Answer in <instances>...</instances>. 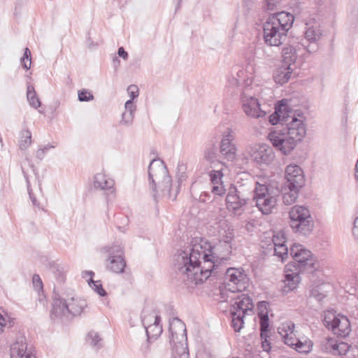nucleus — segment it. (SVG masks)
<instances>
[{
    "instance_id": "c756f323",
    "label": "nucleus",
    "mask_w": 358,
    "mask_h": 358,
    "mask_svg": "<svg viewBox=\"0 0 358 358\" xmlns=\"http://www.w3.org/2000/svg\"><path fill=\"white\" fill-rule=\"evenodd\" d=\"M282 64L287 66L296 67L295 62L297 58L296 49L291 45L285 46L282 52Z\"/></svg>"
},
{
    "instance_id": "09e8293b",
    "label": "nucleus",
    "mask_w": 358,
    "mask_h": 358,
    "mask_svg": "<svg viewBox=\"0 0 358 358\" xmlns=\"http://www.w3.org/2000/svg\"><path fill=\"white\" fill-rule=\"evenodd\" d=\"M124 112L131 113L132 114H134L136 110V106L131 100H128L127 101H126L124 104Z\"/></svg>"
},
{
    "instance_id": "bb28decb",
    "label": "nucleus",
    "mask_w": 358,
    "mask_h": 358,
    "mask_svg": "<svg viewBox=\"0 0 358 358\" xmlns=\"http://www.w3.org/2000/svg\"><path fill=\"white\" fill-rule=\"evenodd\" d=\"M301 188V187H290L289 185L284 184L281 190L283 203L289 206L295 203Z\"/></svg>"
},
{
    "instance_id": "c85d7f7f",
    "label": "nucleus",
    "mask_w": 358,
    "mask_h": 358,
    "mask_svg": "<svg viewBox=\"0 0 358 358\" xmlns=\"http://www.w3.org/2000/svg\"><path fill=\"white\" fill-rule=\"evenodd\" d=\"M93 185L96 189H108L113 187L114 180L104 173H97L94 177Z\"/></svg>"
},
{
    "instance_id": "aec40b11",
    "label": "nucleus",
    "mask_w": 358,
    "mask_h": 358,
    "mask_svg": "<svg viewBox=\"0 0 358 358\" xmlns=\"http://www.w3.org/2000/svg\"><path fill=\"white\" fill-rule=\"evenodd\" d=\"M10 358H36L24 336L17 337L10 345Z\"/></svg>"
},
{
    "instance_id": "0eeeda50",
    "label": "nucleus",
    "mask_w": 358,
    "mask_h": 358,
    "mask_svg": "<svg viewBox=\"0 0 358 358\" xmlns=\"http://www.w3.org/2000/svg\"><path fill=\"white\" fill-rule=\"evenodd\" d=\"M290 227L295 233L307 236L314 228L313 219L309 209L303 206H294L289 212Z\"/></svg>"
},
{
    "instance_id": "5701e85b",
    "label": "nucleus",
    "mask_w": 358,
    "mask_h": 358,
    "mask_svg": "<svg viewBox=\"0 0 358 358\" xmlns=\"http://www.w3.org/2000/svg\"><path fill=\"white\" fill-rule=\"evenodd\" d=\"M160 321L161 317L158 315H150L148 317H143L142 322L145 328L148 340L157 338L162 333Z\"/></svg>"
},
{
    "instance_id": "a19ab883",
    "label": "nucleus",
    "mask_w": 358,
    "mask_h": 358,
    "mask_svg": "<svg viewBox=\"0 0 358 358\" xmlns=\"http://www.w3.org/2000/svg\"><path fill=\"white\" fill-rule=\"evenodd\" d=\"M141 355L143 358H149L152 355V348L150 345L149 340L145 341L140 348L139 350Z\"/></svg>"
},
{
    "instance_id": "2f4dec72",
    "label": "nucleus",
    "mask_w": 358,
    "mask_h": 358,
    "mask_svg": "<svg viewBox=\"0 0 358 358\" xmlns=\"http://www.w3.org/2000/svg\"><path fill=\"white\" fill-rule=\"evenodd\" d=\"M49 265L50 269L56 280L59 282H64L66 273L68 271L67 266L62 263H58L57 262H50Z\"/></svg>"
},
{
    "instance_id": "6ab92c4d",
    "label": "nucleus",
    "mask_w": 358,
    "mask_h": 358,
    "mask_svg": "<svg viewBox=\"0 0 358 358\" xmlns=\"http://www.w3.org/2000/svg\"><path fill=\"white\" fill-rule=\"evenodd\" d=\"M301 272L302 271H300V268L296 267L295 263H289L286 265L285 268V279L283 280L285 285L283 291L285 292L294 290L298 287L301 281Z\"/></svg>"
},
{
    "instance_id": "13d9d810",
    "label": "nucleus",
    "mask_w": 358,
    "mask_h": 358,
    "mask_svg": "<svg viewBox=\"0 0 358 358\" xmlns=\"http://www.w3.org/2000/svg\"><path fill=\"white\" fill-rule=\"evenodd\" d=\"M94 272L93 271H83L82 273V276L83 278H87V277H90L89 279H92V276L94 275Z\"/></svg>"
},
{
    "instance_id": "6e6552de",
    "label": "nucleus",
    "mask_w": 358,
    "mask_h": 358,
    "mask_svg": "<svg viewBox=\"0 0 358 358\" xmlns=\"http://www.w3.org/2000/svg\"><path fill=\"white\" fill-rule=\"evenodd\" d=\"M170 342L179 358H188L187 338L185 323L178 317L169 323Z\"/></svg>"
},
{
    "instance_id": "393cba45",
    "label": "nucleus",
    "mask_w": 358,
    "mask_h": 358,
    "mask_svg": "<svg viewBox=\"0 0 358 358\" xmlns=\"http://www.w3.org/2000/svg\"><path fill=\"white\" fill-rule=\"evenodd\" d=\"M306 25L305 38L310 43H313V45L305 46L303 44H301V46L309 52H315L317 48L316 42L320 39L322 32L317 23H314L313 24H307Z\"/></svg>"
},
{
    "instance_id": "a211bd4d",
    "label": "nucleus",
    "mask_w": 358,
    "mask_h": 358,
    "mask_svg": "<svg viewBox=\"0 0 358 358\" xmlns=\"http://www.w3.org/2000/svg\"><path fill=\"white\" fill-rule=\"evenodd\" d=\"M249 153L252 159L260 166L269 165L275 158V154L272 148L266 144H255L251 145Z\"/></svg>"
},
{
    "instance_id": "72a5a7b5",
    "label": "nucleus",
    "mask_w": 358,
    "mask_h": 358,
    "mask_svg": "<svg viewBox=\"0 0 358 358\" xmlns=\"http://www.w3.org/2000/svg\"><path fill=\"white\" fill-rule=\"evenodd\" d=\"M27 98L31 106L37 108L41 106V101L36 95L33 85H29L27 89Z\"/></svg>"
},
{
    "instance_id": "ea45409f",
    "label": "nucleus",
    "mask_w": 358,
    "mask_h": 358,
    "mask_svg": "<svg viewBox=\"0 0 358 358\" xmlns=\"http://www.w3.org/2000/svg\"><path fill=\"white\" fill-rule=\"evenodd\" d=\"M275 255L281 258L282 261L285 259L288 256V248L285 244L274 248Z\"/></svg>"
},
{
    "instance_id": "052dcab7",
    "label": "nucleus",
    "mask_w": 358,
    "mask_h": 358,
    "mask_svg": "<svg viewBox=\"0 0 358 358\" xmlns=\"http://www.w3.org/2000/svg\"><path fill=\"white\" fill-rule=\"evenodd\" d=\"M355 178L358 181V161H357L355 165Z\"/></svg>"
},
{
    "instance_id": "9d476101",
    "label": "nucleus",
    "mask_w": 358,
    "mask_h": 358,
    "mask_svg": "<svg viewBox=\"0 0 358 358\" xmlns=\"http://www.w3.org/2000/svg\"><path fill=\"white\" fill-rule=\"evenodd\" d=\"M249 279L245 271L242 268H229L225 271L224 289L221 290L222 298L226 299L225 292H230L231 294L244 291L248 285Z\"/></svg>"
},
{
    "instance_id": "de8ad7c7",
    "label": "nucleus",
    "mask_w": 358,
    "mask_h": 358,
    "mask_svg": "<svg viewBox=\"0 0 358 358\" xmlns=\"http://www.w3.org/2000/svg\"><path fill=\"white\" fill-rule=\"evenodd\" d=\"M127 92L131 97L130 100H133L138 96V88L136 85H131L127 88Z\"/></svg>"
},
{
    "instance_id": "39448f33",
    "label": "nucleus",
    "mask_w": 358,
    "mask_h": 358,
    "mask_svg": "<svg viewBox=\"0 0 358 358\" xmlns=\"http://www.w3.org/2000/svg\"><path fill=\"white\" fill-rule=\"evenodd\" d=\"M148 178L153 191L158 185L163 194L171 196V179L162 160L155 159L151 161L148 167Z\"/></svg>"
},
{
    "instance_id": "1a4fd4ad",
    "label": "nucleus",
    "mask_w": 358,
    "mask_h": 358,
    "mask_svg": "<svg viewBox=\"0 0 358 358\" xmlns=\"http://www.w3.org/2000/svg\"><path fill=\"white\" fill-rule=\"evenodd\" d=\"M231 308V327L239 332L244 325V318L253 313L254 305L252 299L245 294L238 295Z\"/></svg>"
},
{
    "instance_id": "f257e3e1",
    "label": "nucleus",
    "mask_w": 358,
    "mask_h": 358,
    "mask_svg": "<svg viewBox=\"0 0 358 358\" xmlns=\"http://www.w3.org/2000/svg\"><path fill=\"white\" fill-rule=\"evenodd\" d=\"M233 230L229 229L214 248L203 240L174 256V270L188 287L202 283L217 274L214 259H227L231 253Z\"/></svg>"
},
{
    "instance_id": "c9c22d12",
    "label": "nucleus",
    "mask_w": 358,
    "mask_h": 358,
    "mask_svg": "<svg viewBox=\"0 0 358 358\" xmlns=\"http://www.w3.org/2000/svg\"><path fill=\"white\" fill-rule=\"evenodd\" d=\"M281 108H279L276 110L273 114L269 116V122L273 124H277L280 123L283 124V122H287L288 120L287 117H285L282 114Z\"/></svg>"
},
{
    "instance_id": "cd10ccee",
    "label": "nucleus",
    "mask_w": 358,
    "mask_h": 358,
    "mask_svg": "<svg viewBox=\"0 0 358 358\" xmlns=\"http://www.w3.org/2000/svg\"><path fill=\"white\" fill-rule=\"evenodd\" d=\"M293 70L292 67L282 64L274 73L273 78L275 82L281 85L287 83L291 78Z\"/></svg>"
},
{
    "instance_id": "a18cd8bd",
    "label": "nucleus",
    "mask_w": 358,
    "mask_h": 358,
    "mask_svg": "<svg viewBox=\"0 0 358 358\" xmlns=\"http://www.w3.org/2000/svg\"><path fill=\"white\" fill-rule=\"evenodd\" d=\"M217 152L215 148H209L204 152V158L210 162H213L216 159Z\"/></svg>"
},
{
    "instance_id": "680f3d73",
    "label": "nucleus",
    "mask_w": 358,
    "mask_h": 358,
    "mask_svg": "<svg viewBox=\"0 0 358 358\" xmlns=\"http://www.w3.org/2000/svg\"><path fill=\"white\" fill-rule=\"evenodd\" d=\"M175 358H176V357H175Z\"/></svg>"
},
{
    "instance_id": "79ce46f5",
    "label": "nucleus",
    "mask_w": 358,
    "mask_h": 358,
    "mask_svg": "<svg viewBox=\"0 0 358 358\" xmlns=\"http://www.w3.org/2000/svg\"><path fill=\"white\" fill-rule=\"evenodd\" d=\"M134 118V114L124 112L122 114V118L120 123L124 126L129 127L132 124Z\"/></svg>"
},
{
    "instance_id": "a878e982",
    "label": "nucleus",
    "mask_w": 358,
    "mask_h": 358,
    "mask_svg": "<svg viewBox=\"0 0 358 358\" xmlns=\"http://www.w3.org/2000/svg\"><path fill=\"white\" fill-rule=\"evenodd\" d=\"M211 183V193L215 196H222L225 194L226 189L223 184L222 171H212L209 173Z\"/></svg>"
},
{
    "instance_id": "37998d69",
    "label": "nucleus",
    "mask_w": 358,
    "mask_h": 358,
    "mask_svg": "<svg viewBox=\"0 0 358 358\" xmlns=\"http://www.w3.org/2000/svg\"><path fill=\"white\" fill-rule=\"evenodd\" d=\"M272 241L274 245V248L276 246H280L282 244H285V234L282 231H280L277 233L276 234L273 236Z\"/></svg>"
},
{
    "instance_id": "4468645a",
    "label": "nucleus",
    "mask_w": 358,
    "mask_h": 358,
    "mask_svg": "<svg viewBox=\"0 0 358 358\" xmlns=\"http://www.w3.org/2000/svg\"><path fill=\"white\" fill-rule=\"evenodd\" d=\"M323 322L327 328L331 329L334 334L341 337H345L351 331L348 318L343 315H336L333 311L325 313Z\"/></svg>"
},
{
    "instance_id": "f704fd0d",
    "label": "nucleus",
    "mask_w": 358,
    "mask_h": 358,
    "mask_svg": "<svg viewBox=\"0 0 358 358\" xmlns=\"http://www.w3.org/2000/svg\"><path fill=\"white\" fill-rule=\"evenodd\" d=\"M31 144V133L29 129L22 130L20 133L19 148L21 150H27Z\"/></svg>"
},
{
    "instance_id": "f03ea898",
    "label": "nucleus",
    "mask_w": 358,
    "mask_h": 358,
    "mask_svg": "<svg viewBox=\"0 0 358 358\" xmlns=\"http://www.w3.org/2000/svg\"><path fill=\"white\" fill-rule=\"evenodd\" d=\"M289 117L291 121L285 129L271 131L268 136L273 145L284 155L289 154L306 134L303 116L298 114V117L288 115L287 119Z\"/></svg>"
},
{
    "instance_id": "58836bf2",
    "label": "nucleus",
    "mask_w": 358,
    "mask_h": 358,
    "mask_svg": "<svg viewBox=\"0 0 358 358\" xmlns=\"http://www.w3.org/2000/svg\"><path fill=\"white\" fill-rule=\"evenodd\" d=\"M21 63L24 69L27 70L30 69L31 64V51L28 48L24 49V55L21 58Z\"/></svg>"
},
{
    "instance_id": "5fc2aeb1",
    "label": "nucleus",
    "mask_w": 358,
    "mask_h": 358,
    "mask_svg": "<svg viewBox=\"0 0 358 358\" xmlns=\"http://www.w3.org/2000/svg\"><path fill=\"white\" fill-rule=\"evenodd\" d=\"M117 54L120 57H122L124 59H127L128 53L124 50L122 47L119 48Z\"/></svg>"
},
{
    "instance_id": "6e6d98bb",
    "label": "nucleus",
    "mask_w": 358,
    "mask_h": 358,
    "mask_svg": "<svg viewBox=\"0 0 358 358\" xmlns=\"http://www.w3.org/2000/svg\"><path fill=\"white\" fill-rule=\"evenodd\" d=\"M45 152L41 150V148H39L38 149V150L36 151V157L40 159V160H42L45 156Z\"/></svg>"
},
{
    "instance_id": "8fccbe9b",
    "label": "nucleus",
    "mask_w": 358,
    "mask_h": 358,
    "mask_svg": "<svg viewBox=\"0 0 358 358\" xmlns=\"http://www.w3.org/2000/svg\"><path fill=\"white\" fill-rule=\"evenodd\" d=\"M280 2V0H266V8L273 10Z\"/></svg>"
},
{
    "instance_id": "603ef678",
    "label": "nucleus",
    "mask_w": 358,
    "mask_h": 358,
    "mask_svg": "<svg viewBox=\"0 0 358 358\" xmlns=\"http://www.w3.org/2000/svg\"><path fill=\"white\" fill-rule=\"evenodd\" d=\"M210 197L211 196L210 193L207 192H203L200 194L199 200L202 203H206L210 199Z\"/></svg>"
},
{
    "instance_id": "423d86ee",
    "label": "nucleus",
    "mask_w": 358,
    "mask_h": 358,
    "mask_svg": "<svg viewBox=\"0 0 358 358\" xmlns=\"http://www.w3.org/2000/svg\"><path fill=\"white\" fill-rule=\"evenodd\" d=\"M295 325L292 321H286L280 324L278 332L284 343L299 353L308 354L313 348V342L307 338H298L294 334Z\"/></svg>"
},
{
    "instance_id": "20e7f679",
    "label": "nucleus",
    "mask_w": 358,
    "mask_h": 358,
    "mask_svg": "<svg viewBox=\"0 0 358 358\" xmlns=\"http://www.w3.org/2000/svg\"><path fill=\"white\" fill-rule=\"evenodd\" d=\"M255 48L250 46L244 53L245 64L234 65L227 76V83L233 87H248L253 82L255 74L257 72L255 62Z\"/></svg>"
},
{
    "instance_id": "4be33fe9",
    "label": "nucleus",
    "mask_w": 358,
    "mask_h": 358,
    "mask_svg": "<svg viewBox=\"0 0 358 358\" xmlns=\"http://www.w3.org/2000/svg\"><path fill=\"white\" fill-rule=\"evenodd\" d=\"M285 185L290 187H302L304 184V176L301 168L296 164H289L286 167Z\"/></svg>"
},
{
    "instance_id": "49530a36",
    "label": "nucleus",
    "mask_w": 358,
    "mask_h": 358,
    "mask_svg": "<svg viewBox=\"0 0 358 358\" xmlns=\"http://www.w3.org/2000/svg\"><path fill=\"white\" fill-rule=\"evenodd\" d=\"M93 99L94 96L92 94L86 90L78 92V99L80 101H89L93 100Z\"/></svg>"
},
{
    "instance_id": "4d7b16f0",
    "label": "nucleus",
    "mask_w": 358,
    "mask_h": 358,
    "mask_svg": "<svg viewBox=\"0 0 358 358\" xmlns=\"http://www.w3.org/2000/svg\"><path fill=\"white\" fill-rule=\"evenodd\" d=\"M55 148V145H50V144H48L42 148H40L41 150H42L45 154L48 152L50 149H52V148Z\"/></svg>"
},
{
    "instance_id": "9b49d317",
    "label": "nucleus",
    "mask_w": 358,
    "mask_h": 358,
    "mask_svg": "<svg viewBox=\"0 0 358 358\" xmlns=\"http://www.w3.org/2000/svg\"><path fill=\"white\" fill-rule=\"evenodd\" d=\"M290 255L296 267L301 271L313 273L317 269V261L312 252L302 245L294 244L290 248Z\"/></svg>"
},
{
    "instance_id": "dca6fc26",
    "label": "nucleus",
    "mask_w": 358,
    "mask_h": 358,
    "mask_svg": "<svg viewBox=\"0 0 358 358\" xmlns=\"http://www.w3.org/2000/svg\"><path fill=\"white\" fill-rule=\"evenodd\" d=\"M249 199L234 186H231L226 196V205L229 211L235 215H241L245 210Z\"/></svg>"
},
{
    "instance_id": "f8f14e48",
    "label": "nucleus",
    "mask_w": 358,
    "mask_h": 358,
    "mask_svg": "<svg viewBox=\"0 0 358 358\" xmlns=\"http://www.w3.org/2000/svg\"><path fill=\"white\" fill-rule=\"evenodd\" d=\"M253 199L256 206L264 215L270 214L277 203V196L271 192L266 185L256 182Z\"/></svg>"
},
{
    "instance_id": "473e14b6",
    "label": "nucleus",
    "mask_w": 358,
    "mask_h": 358,
    "mask_svg": "<svg viewBox=\"0 0 358 358\" xmlns=\"http://www.w3.org/2000/svg\"><path fill=\"white\" fill-rule=\"evenodd\" d=\"M86 342L96 350L101 348L103 345L102 338L99 334L94 331H91L87 334Z\"/></svg>"
},
{
    "instance_id": "c03bdc74",
    "label": "nucleus",
    "mask_w": 358,
    "mask_h": 358,
    "mask_svg": "<svg viewBox=\"0 0 358 358\" xmlns=\"http://www.w3.org/2000/svg\"><path fill=\"white\" fill-rule=\"evenodd\" d=\"M268 303L265 301L259 302L257 305L258 316L263 317L264 315H268Z\"/></svg>"
},
{
    "instance_id": "bf43d9fd",
    "label": "nucleus",
    "mask_w": 358,
    "mask_h": 358,
    "mask_svg": "<svg viewBox=\"0 0 358 358\" xmlns=\"http://www.w3.org/2000/svg\"><path fill=\"white\" fill-rule=\"evenodd\" d=\"M29 196H30V199H31V202H32L33 205H34V206H39V203H38V202L37 201V200H36V197H35V196H34L31 194V192H30V191L29 192Z\"/></svg>"
},
{
    "instance_id": "864d4df0",
    "label": "nucleus",
    "mask_w": 358,
    "mask_h": 358,
    "mask_svg": "<svg viewBox=\"0 0 358 358\" xmlns=\"http://www.w3.org/2000/svg\"><path fill=\"white\" fill-rule=\"evenodd\" d=\"M262 348L264 349V351L268 352L271 348L270 343L268 341L267 338H262Z\"/></svg>"
},
{
    "instance_id": "3c124183",
    "label": "nucleus",
    "mask_w": 358,
    "mask_h": 358,
    "mask_svg": "<svg viewBox=\"0 0 358 358\" xmlns=\"http://www.w3.org/2000/svg\"><path fill=\"white\" fill-rule=\"evenodd\" d=\"M33 283L36 289H39L42 288V281L38 275H34L33 276Z\"/></svg>"
},
{
    "instance_id": "2eb2a0df",
    "label": "nucleus",
    "mask_w": 358,
    "mask_h": 358,
    "mask_svg": "<svg viewBox=\"0 0 358 358\" xmlns=\"http://www.w3.org/2000/svg\"><path fill=\"white\" fill-rule=\"evenodd\" d=\"M235 138V132L231 128H227L222 134L219 152L221 157L228 162H233L236 158L237 148L234 143Z\"/></svg>"
},
{
    "instance_id": "7c9ffc66",
    "label": "nucleus",
    "mask_w": 358,
    "mask_h": 358,
    "mask_svg": "<svg viewBox=\"0 0 358 358\" xmlns=\"http://www.w3.org/2000/svg\"><path fill=\"white\" fill-rule=\"evenodd\" d=\"M68 303V309L69 310V318L73 316L79 315L86 307V301L79 298H71Z\"/></svg>"
},
{
    "instance_id": "7ed1b4c3",
    "label": "nucleus",
    "mask_w": 358,
    "mask_h": 358,
    "mask_svg": "<svg viewBox=\"0 0 358 358\" xmlns=\"http://www.w3.org/2000/svg\"><path fill=\"white\" fill-rule=\"evenodd\" d=\"M294 16L287 12H279L269 16L263 26L264 42L269 46H280L285 41L292 27Z\"/></svg>"
},
{
    "instance_id": "412c9836",
    "label": "nucleus",
    "mask_w": 358,
    "mask_h": 358,
    "mask_svg": "<svg viewBox=\"0 0 358 358\" xmlns=\"http://www.w3.org/2000/svg\"><path fill=\"white\" fill-rule=\"evenodd\" d=\"M321 350L332 355H344L349 350V345L344 342H338L334 338H325L321 341Z\"/></svg>"
},
{
    "instance_id": "e433bc0d",
    "label": "nucleus",
    "mask_w": 358,
    "mask_h": 358,
    "mask_svg": "<svg viewBox=\"0 0 358 358\" xmlns=\"http://www.w3.org/2000/svg\"><path fill=\"white\" fill-rule=\"evenodd\" d=\"M259 317L260 320L261 338H268L269 327L268 315H264Z\"/></svg>"
},
{
    "instance_id": "b1692460",
    "label": "nucleus",
    "mask_w": 358,
    "mask_h": 358,
    "mask_svg": "<svg viewBox=\"0 0 358 358\" xmlns=\"http://www.w3.org/2000/svg\"><path fill=\"white\" fill-rule=\"evenodd\" d=\"M50 317L54 320H69V310L68 309L67 301L55 295L53 298Z\"/></svg>"
},
{
    "instance_id": "ddd939ff",
    "label": "nucleus",
    "mask_w": 358,
    "mask_h": 358,
    "mask_svg": "<svg viewBox=\"0 0 358 358\" xmlns=\"http://www.w3.org/2000/svg\"><path fill=\"white\" fill-rule=\"evenodd\" d=\"M103 250L106 253L105 262L106 269L115 273H123L126 266L123 247L120 245L115 244L110 247L104 248Z\"/></svg>"
},
{
    "instance_id": "f3484780",
    "label": "nucleus",
    "mask_w": 358,
    "mask_h": 358,
    "mask_svg": "<svg viewBox=\"0 0 358 358\" xmlns=\"http://www.w3.org/2000/svg\"><path fill=\"white\" fill-rule=\"evenodd\" d=\"M242 108L247 116L260 118L266 115V112L260 108L258 99L248 92L245 89L241 94Z\"/></svg>"
},
{
    "instance_id": "4c0bfd02",
    "label": "nucleus",
    "mask_w": 358,
    "mask_h": 358,
    "mask_svg": "<svg viewBox=\"0 0 358 358\" xmlns=\"http://www.w3.org/2000/svg\"><path fill=\"white\" fill-rule=\"evenodd\" d=\"M89 285L100 296H104L106 295V292L102 287L100 280H93V279L87 280Z\"/></svg>"
}]
</instances>
